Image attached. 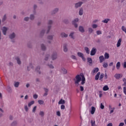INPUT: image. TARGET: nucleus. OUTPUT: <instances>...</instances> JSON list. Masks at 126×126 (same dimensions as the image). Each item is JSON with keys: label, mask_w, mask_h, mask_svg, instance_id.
Returning <instances> with one entry per match:
<instances>
[{"label": "nucleus", "mask_w": 126, "mask_h": 126, "mask_svg": "<svg viewBox=\"0 0 126 126\" xmlns=\"http://www.w3.org/2000/svg\"><path fill=\"white\" fill-rule=\"evenodd\" d=\"M74 84L75 85H77L79 84V82H81V85H84L85 84V77H84V75L79 74L75 76V78L74 79Z\"/></svg>", "instance_id": "nucleus-1"}, {"label": "nucleus", "mask_w": 126, "mask_h": 126, "mask_svg": "<svg viewBox=\"0 0 126 126\" xmlns=\"http://www.w3.org/2000/svg\"><path fill=\"white\" fill-rule=\"evenodd\" d=\"M114 77H115L116 79H120V78H122V77H123V74L118 73L115 74Z\"/></svg>", "instance_id": "nucleus-2"}, {"label": "nucleus", "mask_w": 126, "mask_h": 126, "mask_svg": "<svg viewBox=\"0 0 126 126\" xmlns=\"http://www.w3.org/2000/svg\"><path fill=\"white\" fill-rule=\"evenodd\" d=\"M79 20L78 19V18H76L74 21H72V23L74 26L75 28H77L78 26V25L76 24V22H78Z\"/></svg>", "instance_id": "nucleus-3"}, {"label": "nucleus", "mask_w": 126, "mask_h": 126, "mask_svg": "<svg viewBox=\"0 0 126 126\" xmlns=\"http://www.w3.org/2000/svg\"><path fill=\"white\" fill-rule=\"evenodd\" d=\"M95 54H96V48H93L91 52V56H94Z\"/></svg>", "instance_id": "nucleus-4"}, {"label": "nucleus", "mask_w": 126, "mask_h": 126, "mask_svg": "<svg viewBox=\"0 0 126 126\" xmlns=\"http://www.w3.org/2000/svg\"><path fill=\"white\" fill-rule=\"evenodd\" d=\"M82 3H83V2H79L76 3L75 4V7L76 8H77V7H80V6H81V5H82Z\"/></svg>", "instance_id": "nucleus-5"}, {"label": "nucleus", "mask_w": 126, "mask_h": 126, "mask_svg": "<svg viewBox=\"0 0 126 126\" xmlns=\"http://www.w3.org/2000/svg\"><path fill=\"white\" fill-rule=\"evenodd\" d=\"M95 111H96V108H95L94 106H92L91 110V114L92 115H94V113H95Z\"/></svg>", "instance_id": "nucleus-6"}, {"label": "nucleus", "mask_w": 126, "mask_h": 126, "mask_svg": "<svg viewBox=\"0 0 126 126\" xmlns=\"http://www.w3.org/2000/svg\"><path fill=\"white\" fill-rule=\"evenodd\" d=\"M2 30L3 34L4 35H6V32L7 31V28H6V27H3V29Z\"/></svg>", "instance_id": "nucleus-7"}, {"label": "nucleus", "mask_w": 126, "mask_h": 126, "mask_svg": "<svg viewBox=\"0 0 126 126\" xmlns=\"http://www.w3.org/2000/svg\"><path fill=\"white\" fill-rule=\"evenodd\" d=\"M100 63H102L104 61H105V58L103 56H101L99 57Z\"/></svg>", "instance_id": "nucleus-8"}, {"label": "nucleus", "mask_w": 126, "mask_h": 126, "mask_svg": "<svg viewBox=\"0 0 126 126\" xmlns=\"http://www.w3.org/2000/svg\"><path fill=\"white\" fill-rule=\"evenodd\" d=\"M100 74H101V72H98L95 76V80H98L99 79V77H100Z\"/></svg>", "instance_id": "nucleus-9"}, {"label": "nucleus", "mask_w": 126, "mask_h": 126, "mask_svg": "<svg viewBox=\"0 0 126 126\" xmlns=\"http://www.w3.org/2000/svg\"><path fill=\"white\" fill-rule=\"evenodd\" d=\"M99 71V68L95 67L94 69V70L92 71L93 73H97Z\"/></svg>", "instance_id": "nucleus-10"}, {"label": "nucleus", "mask_w": 126, "mask_h": 126, "mask_svg": "<svg viewBox=\"0 0 126 126\" xmlns=\"http://www.w3.org/2000/svg\"><path fill=\"white\" fill-rule=\"evenodd\" d=\"M121 43H122V39H121V38H120L117 42V48H119V47H120L121 46Z\"/></svg>", "instance_id": "nucleus-11"}, {"label": "nucleus", "mask_w": 126, "mask_h": 126, "mask_svg": "<svg viewBox=\"0 0 126 126\" xmlns=\"http://www.w3.org/2000/svg\"><path fill=\"white\" fill-rule=\"evenodd\" d=\"M58 104H59V105L65 104V101L64 100H63V99H61L59 101Z\"/></svg>", "instance_id": "nucleus-12"}, {"label": "nucleus", "mask_w": 126, "mask_h": 126, "mask_svg": "<svg viewBox=\"0 0 126 126\" xmlns=\"http://www.w3.org/2000/svg\"><path fill=\"white\" fill-rule=\"evenodd\" d=\"M79 30L80 32L83 33L85 32L84 28L82 26H80L79 28Z\"/></svg>", "instance_id": "nucleus-13"}, {"label": "nucleus", "mask_w": 126, "mask_h": 126, "mask_svg": "<svg viewBox=\"0 0 126 126\" xmlns=\"http://www.w3.org/2000/svg\"><path fill=\"white\" fill-rule=\"evenodd\" d=\"M56 59H57V53H55L52 56V59L54 61V60H56Z\"/></svg>", "instance_id": "nucleus-14"}, {"label": "nucleus", "mask_w": 126, "mask_h": 126, "mask_svg": "<svg viewBox=\"0 0 126 126\" xmlns=\"http://www.w3.org/2000/svg\"><path fill=\"white\" fill-rule=\"evenodd\" d=\"M120 67H121V63L120 62H118L116 64V68L117 69H120Z\"/></svg>", "instance_id": "nucleus-15"}, {"label": "nucleus", "mask_w": 126, "mask_h": 126, "mask_svg": "<svg viewBox=\"0 0 126 126\" xmlns=\"http://www.w3.org/2000/svg\"><path fill=\"white\" fill-rule=\"evenodd\" d=\"M103 91H108L109 90V87L108 86L105 85L103 88Z\"/></svg>", "instance_id": "nucleus-16"}, {"label": "nucleus", "mask_w": 126, "mask_h": 126, "mask_svg": "<svg viewBox=\"0 0 126 126\" xmlns=\"http://www.w3.org/2000/svg\"><path fill=\"white\" fill-rule=\"evenodd\" d=\"M15 37V33H14V32H13V33H12L9 35L10 39H13V38H14Z\"/></svg>", "instance_id": "nucleus-17"}, {"label": "nucleus", "mask_w": 126, "mask_h": 126, "mask_svg": "<svg viewBox=\"0 0 126 126\" xmlns=\"http://www.w3.org/2000/svg\"><path fill=\"white\" fill-rule=\"evenodd\" d=\"M104 58L106 59H109V58H110V55H109L108 53H105L104 54Z\"/></svg>", "instance_id": "nucleus-18"}, {"label": "nucleus", "mask_w": 126, "mask_h": 126, "mask_svg": "<svg viewBox=\"0 0 126 126\" xmlns=\"http://www.w3.org/2000/svg\"><path fill=\"white\" fill-rule=\"evenodd\" d=\"M61 37H62V38H66V37H67V34H65V33H61Z\"/></svg>", "instance_id": "nucleus-19"}, {"label": "nucleus", "mask_w": 126, "mask_h": 126, "mask_svg": "<svg viewBox=\"0 0 126 126\" xmlns=\"http://www.w3.org/2000/svg\"><path fill=\"white\" fill-rule=\"evenodd\" d=\"M77 55H78V57H79L80 58L83 57V56H84L83 55V54L82 53H81V52H78Z\"/></svg>", "instance_id": "nucleus-20"}, {"label": "nucleus", "mask_w": 126, "mask_h": 126, "mask_svg": "<svg viewBox=\"0 0 126 126\" xmlns=\"http://www.w3.org/2000/svg\"><path fill=\"white\" fill-rule=\"evenodd\" d=\"M16 61L17 62V63L18 64H21V61H20V59H19V58H18V57L16 58Z\"/></svg>", "instance_id": "nucleus-21"}, {"label": "nucleus", "mask_w": 126, "mask_h": 126, "mask_svg": "<svg viewBox=\"0 0 126 126\" xmlns=\"http://www.w3.org/2000/svg\"><path fill=\"white\" fill-rule=\"evenodd\" d=\"M79 15H82L83 14V9L80 8L79 12Z\"/></svg>", "instance_id": "nucleus-22"}, {"label": "nucleus", "mask_w": 126, "mask_h": 126, "mask_svg": "<svg viewBox=\"0 0 126 126\" xmlns=\"http://www.w3.org/2000/svg\"><path fill=\"white\" fill-rule=\"evenodd\" d=\"M34 103H35L34 101H32L30 102H29L28 104V107H31V106H32V105H33Z\"/></svg>", "instance_id": "nucleus-23"}, {"label": "nucleus", "mask_w": 126, "mask_h": 126, "mask_svg": "<svg viewBox=\"0 0 126 126\" xmlns=\"http://www.w3.org/2000/svg\"><path fill=\"white\" fill-rule=\"evenodd\" d=\"M123 81L124 82V83L123 84V86H126V78H124L123 79Z\"/></svg>", "instance_id": "nucleus-24"}, {"label": "nucleus", "mask_w": 126, "mask_h": 126, "mask_svg": "<svg viewBox=\"0 0 126 126\" xmlns=\"http://www.w3.org/2000/svg\"><path fill=\"white\" fill-rule=\"evenodd\" d=\"M109 21H110V19H105L104 20H103L102 22H103V23H107Z\"/></svg>", "instance_id": "nucleus-25"}, {"label": "nucleus", "mask_w": 126, "mask_h": 126, "mask_svg": "<svg viewBox=\"0 0 126 126\" xmlns=\"http://www.w3.org/2000/svg\"><path fill=\"white\" fill-rule=\"evenodd\" d=\"M62 70L63 71L64 74H66V73H67V70H66V69L63 68L62 69Z\"/></svg>", "instance_id": "nucleus-26"}, {"label": "nucleus", "mask_w": 126, "mask_h": 126, "mask_svg": "<svg viewBox=\"0 0 126 126\" xmlns=\"http://www.w3.org/2000/svg\"><path fill=\"white\" fill-rule=\"evenodd\" d=\"M36 71H37L38 73L40 74L41 73V72H40V66H37L35 69Z\"/></svg>", "instance_id": "nucleus-27"}, {"label": "nucleus", "mask_w": 126, "mask_h": 126, "mask_svg": "<svg viewBox=\"0 0 126 126\" xmlns=\"http://www.w3.org/2000/svg\"><path fill=\"white\" fill-rule=\"evenodd\" d=\"M92 126H95L96 124H95V121L92 120L91 122Z\"/></svg>", "instance_id": "nucleus-28"}, {"label": "nucleus", "mask_w": 126, "mask_h": 126, "mask_svg": "<svg viewBox=\"0 0 126 126\" xmlns=\"http://www.w3.org/2000/svg\"><path fill=\"white\" fill-rule=\"evenodd\" d=\"M63 51L64 52H67V48H66V44L63 45Z\"/></svg>", "instance_id": "nucleus-29"}, {"label": "nucleus", "mask_w": 126, "mask_h": 126, "mask_svg": "<svg viewBox=\"0 0 126 126\" xmlns=\"http://www.w3.org/2000/svg\"><path fill=\"white\" fill-rule=\"evenodd\" d=\"M104 78V73H101L99 76V80H102Z\"/></svg>", "instance_id": "nucleus-30"}, {"label": "nucleus", "mask_w": 126, "mask_h": 126, "mask_svg": "<svg viewBox=\"0 0 126 126\" xmlns=\"http://www.w3.org/2000/svg\"><path fill=\"white\" fill-rule=\"evenodd\" d=\"M38 102L39 105H43V104H44V101L42 100H38Z\"/></svg>", "instance_id": "nucleus-31"}, {"label": "nucleus", "mask_w": 126, "mask_h": 126, "mask_svg": "<svg viewBox=\"0 0 126 126\" xmlns=\"http://www.w3.org/2000/svg\"><path fill=\"white\" fill-rule=\"evenodd\" d=\"M41 50H42V51H45V50H46V46H45V45H44V44H41Z\"/></svg>", "instance_id": "nucleus-32"}, {"label": "nucleus", "mask_w": 126, "mask_h": 126, "mask_svg": "<svg viewBox=\"0 0 126 126\" xmlns=\"http://www.w3.org/2000/svg\"><path fill=\"white\" fill-rule=\"evenodd\" d=\"M87 60H88V63H92V59L88 58Z\"/></svg>", "instance_id": "nucleus-33"}, {"label": "nucleus", "mask_w": 126, "mask_h": 126, "mask_svg": "<svg viewBox=\"0 0 126 126\" xmlns=\"http://www.w3.org/2000/svg\"><path fill=\"white\" fill-rule=\"evenodd\" d=\"M73 34H74V32H72L70 35L69 36L72 38V39H74V37H73Z\"/></svg>", "instance_id": "nucleus-34"}, {"label": "nucleus", "mask_w": 126, "mask_h": 126, "mask_svg": "<svg viewBox=\"0 0 126 126\" xmlns=\"http://www.w3.org/2000/svg\"><path fill=\"white\" fill-rule=\"evenodd\" d=\"M80 90L81 92H82L83 91H84V88L83 87V86H80Z\"/></svg>", "instance_id": "nucleus-35"}, {"label": "nucleus", "mask_w": 126, "mask_h": 126, "mask_svg": "<svg viewBox=\"0 0 126 126\" xmlns=\"http://www.w3.org/2000/svg\"><path fill=\"white\" fill-rule=\"evenodd\" d=\"M85 50L86 51L87 54H89V48L88 47H85Z\"/></svg>", "instance_id": "nucleus-36"}, {"label": "nucleus", "mask_w": 126, "mask_h": 126, "mask_svg": "<svg viewBox=\"0 0 126 126\" xmlns=\"http://www.w3.org/2000/svg\"><path fill=\"white\" fill-rule=\"evenodd\" d=\"M14 86L15 87H18V86H19V82H16L14 84Z\"/></svg>", "instance_id": "nucleus-37"}, {"label": "nucleus", "mask_w": 126, "mask_h": 126, "mask_svg": "<svg viewBox=\"0 0 126 126\" xmlns=\"http://www.w3.org/2000/svg\"><path fill=\"white\" fill-rule=\"evenodd\" d=\"M103 67H104V68L108 67V63H103Z\"/></svg>", "instance_id": "nucleus-38"}, {"label": "nucleus", "mask_w": 126, "mask_h": 126, "mask_svg": "<svg viewBox=\"0 0 126 126\" xmlns=\"http://www.w3.org/2000/svg\"><path fill=\"white\" fill-rule=\"evenodd\" d=\"M92 27L94 28V29H95V28H97L98 27V26L96 24H93L92 25Z\"/></svg>", "instance_id": "nucleus-39"}, {"label": "nucleus", "mask_w": 126, "mask_h": 126, "mask_svg": "<svg viewBox=\"0 0 126 126\" xmlns=\"http://www.w3.org/2000/svg\"><path fill=\"white\" fill-rule=\"evenodd\" d=\"M61 110H64V109H65V106H64V105H62L61 106Z\"/></svg>", "instance_id": "nucleus-40"}, {"label": "nucleus", "mask_w": 126, "mask_h": 126, "mask_svg": "<svg viewBox=\"0 0 126 126\" xmlns=\"http://www.w3.org/2000/svg\"><path fill=\"white\" fill-rule=\"evenodd\" d=\"M39 115L40 116H41V117H44V112L43 111H40L39 112Z\"/></svg>", "instance_id": "nucleus-41"}, {"label": "nucleus", "mask_w": 126, "mask_h": 126, "mask_svg": "<svg viewBox=\"0 0 126 126\" xmlns=\"http://www.w3.org/2000/svg\"><path fill=\"white\" fill-rule=\"evenodd\" d=\"M96 34L97 35H100L102 34V32H101V31H96Z\"/></svg>", "instance_id": "nucleus-42"}, {"label": "nucleus", "mask_w": 126, "mask_h": 126, "mask_svg": "<svg viewBox=\"0 0 126 126\" xmlns=\"http://www.w3.org/2000/svg\"><path fill=\"white\" fill-rule=\"evenodd\" d=\"M58 11H59V9L58 8H56L53 11V13L55 14L56 12H58Z\"/></svg>", "instance_id": "nucleus-43"}, {"label": "nucleus", "mask_w": 126, "mask_h": 126, "mask_svg": "<svg viewBox=\"0 0 126 126\" xmlns=\"http://www.w3.org/2000/svg\"><path fill=\"white\" fill-rule=\"evenodd\" d=\"M89 33H92L93 32V29L91 28H89Z\"/></svg>", "instance_id": "nucleus-44"}, {"label": "nucleus", "mask_w": 126, "mask_h": 126, "mask_svg": "<svg viewBox=\"0 0 126 126\" xmlns=\"http://www.w3.org/2000/svg\"><path fill=\"white\" fill-rule=\"evenodd\" d=\"M37 109V106H34L32 109V112L33 113H35V112L36 111V109Z\"/></svg>", "instance_id": "nucleus-45"}, {"label": "nucleus", "mask_w": 126, "mask_h": 126, "mask_svg": "<svg viewBox=\"0 0 126 126\" xmlns=\"http://www.w3.org/2000/svg\"><path fill=\"white\" fill-rule=\"evenodd\" d=\"M105 108V106H104V105H103V103H101L100 104V109H102V110H103V109H104Z\"/></svg>", "instance_id": "nucleus-46"}, {"label": "nucleus", "mask_w": 126, "mask_h": 126, "mask_svg": "<svg viewBox=\"0 0 126 126\" xmlns=\"http://www.w3.org/2000/svg\"><path fill=\"white\" fill-rule=\"evenodd\" d=\"M99 97L101 98V97L103 96V94H102V91H99Z\"/></svg>", "instance_id": "nucleus-47"}, {"label": "nucleus", "mask_w": 126, "mask_h": 126, "mask_svg": "<svg viewBox=\"0 0 126 126\" xmlns=\"http://www.w3.org/2000/svg\"><path fill=\"white\" fill-rule=\"evenodd\" d=\"M123 91H124V94H125V95H126V87H124L123 88Z\"/></svg>", "instance_id": "nucleus-48"}, {"label": "nucleus", "mask_w": 126, "mask_h": 126, "mask_svg": "<svg viewBox=\"0 0 126 126\" xmlns=\"http://www.w3.org/2000/svg\"><path fill=\"white\" fill-rule=\"evenodd\" d=\"M24 108L26 112H28V107L27 106V105H25Z\"/></svg>", "instance_id": "nucleus-49"}, {"label": "nucleus", "mask_w": 126, "mask_h": 126, "mask_svg": "<svg viewBox=\"0 0 126 126\" xmlns=\"http://www.w3.org/2000/svg\"><path fill=\"white\" fill-rule=\"evenodd\" d=\"M6 19V15H4L2 21L3 22Z\"/></svg>", "instance_id": "nucleus-50"}, {"label": "nucleus", "mask_w": 126, "mask_h": 126, "mask_svg": "<svg viewBox=\"0 0 126 126\" xmlns=\"http://www.w3.org/2000/svg\"><path fill=\"white\" fill-rule=\"evenodd\" d=\"M34 15H31L30 19H31V20H33V19H34Z\"/></svg>", "instance_id": "nucleus-51"}, {"label": "nucleus", "mask_w": 126, "mask_h": 126, "mask_svg": "<svg viewBox=\"0 0 126 126\" xmlns=\"http://www.w3.org/2000/svg\"><path fill=\"white\" fill-rule=\"evenodd\" d=\"M71 58V59H73V60H76V57L74 55H72Z\"/></svg>", "instance_id": "nucleus-52"}, {"label": "nucleus", "mask_w": 126, "mask_h": 126, "mask_svg": "<svg viewBox=\"0 0 126 126\" xmlns=\"http://www.w3.org/2000/svg\"><path fill=\"white\" fill-rule=\"evenodd\" d=\"M48 39L49 40H52L53 39V36L52 35H49L48 36Z\"/></svg>", "instance_id": "nucleus-53"}, {"label": "nucleus", "mask_w": 126, "mask_h": 126, "mask_svg": "<svg viewBox=\"0 0 126 126\" xmlns=\"http://www.w3.org/2000/svg\"><path fill=\"white\" fill-rule=\"evenodd\" d=\"M57 115L58 116V117H61V112L60 111H57Z\"/></svg>", "instance_id": "nucleus-54"}, {"label": "nucleus", "mask_w": 126, "mask_h": 126, "mask_svg": "<svg viewBox=\"0 0 126 126\" xmlns=\"http://www.w3.org/2000/svg\"><path fill=\"white\" fill-rule=\"evenodd\" d=\"M33 98H34V99H37V98H38V95L34 94L33 95Z\"/></svg>", "instance_id": "nucleus-55"}, {"label": "nucleus", "mask_w": 126, "mask_h": 126, "mask_svg": "<svg viewBox=\"0 0 126 126\" xmlns=\"http://www.w3.org/2000/svg\"><path fill=\"white\" fill-rule=\"evenodd\" d=\"M28 20H29V17H26L24 18L25 21H28Z\"/></svg>", "instance_id": "nucleus-56"}, {"label": "nucleus", "mask_w": 126, "mask_h": 126, "mask_svg": "<svg viewBox=\"0 0 126 126\" xmlns=\"http://www.w3.org/2000/svg\"><path fill=\"white\" fill-rule=\"evenodd\" d=\"M52 23H53V21H52V20L49 21V22H48L49 25H51V24H52Z\"/></svg>", "instance_id": "nucleus-57"}, {"label": "nucleus", "mask_w": 126, "mask_h": 126, "mask_svg": "<svg viewBox=\"0 0 126 126\" xmlns=\"http://www.w3.org/2000/svg\"><path fill=\"white\" fill-rule=\"evenodd\" d=\"M50 29H51V26H48V30L47 31V33H49L50 32Z\"/></svg>", "instance_id": "nucleus-58"}, {"label": "nucleus", "mask_w": 126, "mask_h": 126, "mask_svg": "<svg viewBox=\"0 0 126 126\" xmlns=\"http://www.w3.org/2000/svg\"><path fill=\"white\" fill-rule=\"evenodd\" d=\"M16 124H17V123L16 122H14L12 123V126H16Z\"/></svg>", "instance_id": "nucleus-59"}, {"label": "nucleus", "mask_w": 126, "mask_h": 126, "mask_svg": "<svg viewBox=\"0 0 126 126\" xmlns=\"http://www.w3.org/2000/svg\"><path fill=\"white\" fill-rule=\"evenodd\" d=\"M123 67L124 68H126V62H124Z\"/></svg>", "instance_id": "nucleus-60"}, {"label": "nucleus", "mask_w": 126, "mask_h": 126, "mask_svg": "<svg viewBox=\"0 0 126 126\" xmlns=\"http://www.w3.org/2000/svg\"><path fill=\"white\" fill-rule=\"evenodd\" d=\"M49 55H46V58L45 59V61H48V59H49Z\"/></svg>", "instance_id": "nucleus-61"}, {"label": "nucleus", "mask_w": 126, "mask_h": 126, "mask_svg": "<svg viewBox=\"0 0 126 126\" xmlns=\"http://www.w3.org/2000/svg\"><path fill=\"white\" fill-rule=\"evenodd\" d=\"M104 78L105 79H107V78H108V75H107L106 73H105V75H104Z\"/></svg>", "instance_id": "nucleus-62"}, {"label": "nucleus", "mask_w": 126, "mask_h": 126, "mask_svg": "<svg viewBox=\"0 0 126 126\" xmlns=\"http://www.w3.org/2000/svg\"><path fill=\"white\" fill-rule=\"evenodd\" d=\"M50 68H54V66H53V65L50 64V65H48Z\"/></svg>", "instance_id": "nucleus-63"}, {"label": "nucleus", "mask_w": 126, "mask_h": 126, "mask_svg": "<svg viewBox=\"0 0 126 126\" xmlns=\"http://www.w3.org/2000/svg\"><path fill=\"white\" fill-rule=\"evenodd\" d=\"M107 126H113V124L112 123H109Z\"/></svg>", "instance_id": "nucleus-64"}]
</instances>
